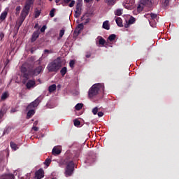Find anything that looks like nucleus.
<instances>
[{"mask_svg":"<svg viewBox=\"0 0 179 179\" xmlns=\"http://www.w3.org/2000/svg\"><path fill=\"white\" fill-rule=\"evenodd\" d=\"M21 72L22 73V77L24 78L27 80H29L31 76H38L43 72L42 66L36 67L34 70H27V68L22 66Z\"/></svg>","mask_w":179,"mask_h":179,"instance_id":"f257e3e1","label":"nucleus"},{"mask_svg":"<svg viewBox=\"0 0 179 179\" xmlns=\"http://www.w3.org/2000/svg\"><path fill=\"white\" fill-rule=\"evenodd\" d=\"M62 66V62L61 61V58L57 57L56 59L48 64L47 69L48 72H58V71L61 69Z\"/></svg>","mask_w":179,"mask_h":179,"instance_id":"f03ea898","label":"nucleus"},{"mask_svg":"<svg viewBox=\"0 0 179 179\" xmlns=\"http://www.w3.org/2000/svg\"><path fill=\"white\" fill-rule=\"evenodd\" d=\"M64 164H66L65 174L66 177H71L72 174H73V171L75 170V164L73 161L69 157H66L64 160Z\"/></svg>","mask_w":179,"mask_h":179,"instance_id":"7ed1b4c3","label":"nucleus"},{"mask_svg":"<svg viewBox=\"0 0 179 179\" xmlns=\"http://www.w3.org/2000/svg\"><path fill=\"white\" fill-rule=\"evenodd\" d=\"M101 89H103V84H94L88 91L89 99H94V97L97 96Z\"/></svg>","mask_w":179,"mask_h":179,"instance_id":"20e7f679","label":"nucleus"},{"mask_svg":"<svg viewBox=\"0 0 179 179\" xmlns=\"http://www.w3.org/2000/svg\"><path fill=\"white\" fill-rule=\"evenodd\" d=\"M34 0H27L25 3V6L22 10L21 16L22 17H26L27 15H29V12H30V8H31V5H33Z\"/></svg>","mask_w":179,"mask_h":179,"instance_id":"39448f33","label":"nucleus"},{"mask_svg":"<svg viewBox=\"0 0 179 179\" xmlns=\"http://www.w3.org/2000/svg\"><path fill=\"white\" fill-rule=\"evenodd\" d=\"M40 103H41V97L38 96L36 99L28 105L27 110H31L33 108H36V107H38V104H40Z\"/></svg>","mask_w":179,"mask_h":179,"instance_id":"423d86ee","label":"nucleus"},{"mask_svg":"<svg viewBox=\"0 0 179 179\" xmlns=\"http://www.w3.org/2000/svg\"><path fill=\"white\" fill-rule=\"evenodd\" d=\"M148 16H150L151 19L149 20V23L152 27H153L154 23H156L155 19H157V14H155L153 13H151L150 14H147L145 15V17H148Z\"/></svg>","mask_w":179,"mask_h":179,"instance_id":"0eeeda50","label":"nucleus"},{"mask_svg":"<svg viewBox=\"0 0 179 179\" xmlns=\"http://www.w3.org/2000/svg\"><path fill=\"white\" fill-rule=\"evenodd\" d=\"M80 15H82V6H80V4H76L74 17L78 18Z\"/></svg>","mask_w":179,"mask_h":179,"instance_id":"6e6552de","label":"nucleus"},{"mask_svg":"<svg viewBox=\"0 0 179 179\" xmlns=\"http://www.w3.org/2000/svg\"><path fill=\"white\" fill-rule=\"evenodd\" d=\"M40 37V29H37L36 31H34L31 38V43H34L37 40V38Z\"/></svg>","mask_w":179,"mask_h":179,"instance_id":"1a4fd4ad","label":"nucleus"},{"mask_svg":"<svg viewBox=\"0 0 179 179\" xmlns=\"http://www.w3.org/2000/svg\"><path fill=\"white\" fill-rule=\"evenodd\" d=\"M44 177V170L43 169H40L36 171L35 173V178L36 179H41Z\"/></svg>","mask_w":179,"mask_h":179,"instance_id":"9d476101","label":"nucleus"},{"mask_svg":"<svg viewBox=\"0 0 179 179\" xmlns=\"http://www.w3.org/2000/svg\"><path fill=\"white\" fill-rule=\"evenodd\" d=\"M84 27L85 26L83 25V23L79 24L74 30V34H76V36H79L82 30H83Z\"/></svg>","mask_w":179,"mask_h":179,"instance_id":"9b49d317","label":"nucleus"},{"mask_svg":"<svg viewBox=\"0 0 179 179\" xmlns=\"http://www.w3.org/2000/svg\"><path fill=\"white\" fill-rule=\"evenodd\" d=\"M140 3L141 5H143V6H152V0H141Z\"/></svg>","mask_w":179,"mask_h":179,"instance_id":"f8f14e48","label":"nucleus"},{"mask_svg":"<svg viewBox=\"0 0 179 179\" xmlns=\"http://www.w3.org/2000/svg\"><path fill=\"white\" fill-rule=\"evenodd\" d=\"M26 86L27 89H31V87H34V86H36V81L34 80H29Z\"/></svg>","mask_w":179,"mask_h":179,"instance_id":"ddd939ff","label":"nucleus"},{"mask_svg":"<svg viewBox=\"0 0 179 179\" xmlns=\"http://www.w3.org/2000/svg\"><path fill=\"white\" fill-rule=\"evenodd\" d=\"M31 174L30 173H19L18 177L20 179H30Z\"/></svg>","mask_w":179,"mask_h":179,"instance_id":"4468645a","label":"nucleus"},{"mask_svg":"<svg viewBox=\"0 0 179 179\" xmlns=\"http://www.w3.org/2000/svg\"><path fill=\"white\" fill-rule=\"evenodd\" d=\"M136 20L134 17H131L129 20L128 22L126 21V24H124V27L126 29H128L129 27V24H134L135 23Z\"/></svg>","mask_w":179,"mask_h":179,"instance_id":"2eb2a0df","label":"nucleus"},{"mask_svg":"<svg viewBox=\"0 0 179 179\" xmlns=\"http://www.w3.org/2000/svg\"><path fill=\"white\" fill-rule=\"evenodd\" d=\"M105 3H106L108 6H114L117 3V0H105Z\"/></svg>","mask_w":179,"mask_h":179,"instance_id":"dca6fc26","label":"nucleus"},{"mask_svg":"<svg viewBox=\"0 0 179 179\" xmlns=\"http://www.w3.org/2000/svg\"><path fill=\"white\" fill-rule=\"evenodd\" d=\"M27 110H29L27 113V118H31V117H33V115H34L36 111L34 110V109H27Z\"/></svg>","mask_w":179,"mask_h":179,"instance_id":"f3484780","label":"nucleus"},{"mask_svg":"<svg viewBox=\"0 0 179 179\" xmlns=\"http://www.w3.org/2000/svg\"><path fill=\"white\" fill-rule=\"evenodd\" d=\"M7 16H8V12L3 11V13H1V14L0 15V20L1 22H3V20H5V19H6Z\"/></svg>","mask_w":179,"mask_h":179,"instance_id":"a211bd4d","label":"nucleus"},{"mask_svg":"<svg viewBox=\"0 0 179 179\" xmlns=\"http://www.w3.org/2000/svg\"><path fill=\"white\" fill-rule=\"evenodd\" d=\"M115 22L119 27H123L124 25L122 24V19L118 17L116 18Z\"/></svg>","mask_w":179,"mask_h":179,"instance_id":"6ab92c4d","label":"nucleus"},{"mask_svg":"<svg viewBox=\"0 0 179 179\" xmlns=\"http://www.w3.org/2000/svg\"><path fill=\"white\" fill-rule=\"evenodd\" d=\"M23 22H24V19L20 20V21H18V22L15 25V29H17V31H19V29H20V26L23 24Z\"/></svg>","mask_w":179,"mask_h":179,"instance_id":"aec40b11","label":"nucleus"},{"mask_svg":"<svg viewBox=\"0 0 179 179\" xmlns=\"http://www.w3.org/2000/svg\"><path fill=\"white\" fill-rule=\"evenodd\" d=\"M52 155H61V150L57 147H55L52 150Z\"/></svg>","mask_w":179,"mask_h":179,"instance_id":"412c9836","label":"nucleus"},{"mask_svg":"<svg viewBox=\"0 0 179 179\" xmlns=\"http://www.w3.org/2000/svg\"><path fill=\"white\" fill-rule=\"evenodd\" d=\"M48 90L50 93H52V92H55V90H57V85L55 84H52V85L49 86Z\"/></svg>","mask_w":179,"mask_h":179,"instance_id":"4be33fe9","label":"nucleus"},{"mask_svg":"<svg viewBox=\"0 0 179 179\" xmlns=\"http://www.w3.org/2000/svg\"><path fill=\"white\" fill-rule=\"evenodd\" d=\"M103 29H105L106 30H110V24H108V21H105L103 23Z\"/></svg>","mask_w":179,"mask_h":179,"instance_id":"5701e85b","label":"nucleus"},{"mask_svg":"<svg viewBox=\"0 0 179 179\" xmlns=\"http://www.w3.org/2000/svg\"><path fill=\"white\" fill-rule=\"evenodd\" d=\"M10 146L13 150H16L17 149H19V147H17V144L15 143L13 141H11L10 143Z\"/></svg>","mask_w":179,"mask_h":179,"instance_id":"b1692460","label":"nucleus"},{"mask_svg":"<svg viewBox=\"0 0 179 179\" xmlns=\"http://www.w3.org/2000/svg\"><path fill=\"white\" fill-rule=\"evenodd\" d=\"M67 72H68V69L66 67H63L60 70V73H61L62 76H65V75H66Z\"/></svg>","mask_w":179,"mask_h":179,"instance_id":"393cba45","label":"nucleus"},{"mask_svg":"<svg viewBox=\"0 0 179 179\" xmlns=\"http://www.w3.org/2000/svg\"><path fill=\"white\" fill-rule=\"evenodd\" d=\"M145 8V6L142 5L141 3H140L137 7V11L141 13L143 10V8Z\"/></svg>","mask_w":179,"mask_h":179,"instance_id":"a878e982","label":"nucleus"},{"mask_svg":"<svg viewBox=\"0 0 179 179\" xmlns=\"http://www.w3.org/2000/svg\"><path fill=\"white\" fill-rule=\"evenodd\" d=\"M9 96V94L8 92H3L1 95V100H6Z\"/></svg>","mask_w":179,"mask_h":179,"instance_id":"bb28decb","label":"nucleus"},{"mask_svg":"<svg viewBox=\"0 0 179 179\" xmlns=\"http://www.w3.org/2000/svg\"><path fill=\"white\" fill-rule=\"evenodd\" d=\"M20 10H22V7L20 6H18L15 8V15L16 16H19L20 13Z\"/></svg>","mask_w":179,"mask_h":179,"instance_id":"cd10ccee","label":"nucleus"},{"mask_svg":"<svg viewBox=\"0 0 179 179\" xmlns=\"http://www.w3.org/2000/svg\"><path fill=\"white\" fill-rule=\"evenodd\" d=\"M115 15L116 16H121V15H122V10L121 9H117L115 11Z\"/></svg>","mask_w":179,"mask_h":179,"instance_id":"c85d7f7f","label":"nucleus"},{"mask_svg":"<svg viewBox=\"0 0 179 179\" xmlns=\"http://www.w3.org/2000/svg\"><path fill=\"white\" fill-rule=\"evenodd\" d=\"M83 107V103H78L77 105H76L75 108L76 110H77V111H79V110H82Z\"/></svg>","mask_w":179,"mask_h":179,"instance_id":"c756f323","label":"nucleus"},{"mask_svg":"<svg viewBox=\"0 0 179 179\" xmlns=\"http://www.w3.org/2000/svg\"><path fill=\"white\" fill-rule=\"evenodd\" d=\"M116 37H117L116 34H111L109 36L108 40H109V41H114V40H115Z\"/></svg>","mask_w":179,"mask_h":179,"instance_id":"7c9ffc66","label":"nucleus"},{"mask_svg":"<svg viewBox=\"0 0 179 179\" xmlns=\"http://www.w3.org/2000/svg\"><path fill=\"white\" fill-rule=\"evenodd\" d=\"M44 164H45L46 167H48L50 164H51V159L47 158L44 162Z\"/></svg>","mask_w":179,"mask_h":179,"instance_id":"2f4dec72","label":"nucleus"},{"mask_svg":"<svg viewBox=\"0 0 179 179\" xmlns=\"http://www.w3.org/2000/svg\"><path fill=\"white\" fill-rule=\"evenodd\" d=\"M99 43L101 45H104V44H106V39L103 38V37H100Z\"/></svg>","mask_w":179,"mask_h":179,"instance_id":"473e14b6","label":"nucleus"},{"mask_svg":"<svg viewBox=\"0 0 179 179\" xmlns=\"http://www.w3.org/2000/svg\"><path fill=\"white\" fill-rule=\"evenodd\" d=\"M40 15H41V11L40 10H36L35 11V19H37V17H38Z\"/></svg>","mask_w":179,"mask_h":179,"instance_id":"72a5a7b5","label":"nucleus"},{"mask_svg":"<svg viewBox=\"0 0 179 179\" xmlns=\"http://www.w3.org/2000/svg\"><path fill=\"white\" fill-rule=\"evenodd\" d=\"M55 8H53L50 10V17H54V16H55Z\"/></svg>","mask_w":179,"mask_h":179,"instance_id":"f704fd0d","label":"nucleus"},{"mask_svg":"<svg viewBox=\"0 0 179 179\" xmlns=\"http://www.w3.org/2000/svg\"><path fill=\"white\" fill-rule=\"evenodd\" d=\"M69 66L70 68H75V60H71L69 62Z\"/></svg>","mask_w":179,"mask_h":179,"instance_id":"c9c22d12","label":"nucleus"},{"mask_svg":"<svg viewBox=\"0 0 179 179\" xmlns=\"http://www.w3.org/2000/svg\"><path fill=\"white\" fill-rule=\"evenodd\" d=\"M92 113L94 115H96L99 113V108L95 107L92 109Z\"/></svg>","mask_w":179,"mask_h":179,"instance_id":"e433bc0d","label":"nucleus"},{"mask_svg":"<svg viewBox=\"0 0 179 179\" xmlns=\"http://www.w3.org/2000/svg\"><path fill=\"white\" fill-rule=\"evenodd\" d=\"M65 34V30L61 29L59 31V37L60 38H62L64 37V35Z\"/></svg>","mask_w":179,"mask_h":179,"instance_id":"4c0bfd02","label":"nucleus"},{"mask_svg":"<svg viewBox=\"0 0 179 179\" xmlns=\"http://www.w3.org/2000/svg\"><path fill=\"white\" fill-rule=\"evenodd\" d=\"M73 122H74L75 127H79V125H80V121L78 120H75Z\"/></svg>","mask_w":179,"mask_h":179,"instance_id":"58836bf2","label":"nucleus"},{"mask_svg":"<svg viewBox=\"0 0 179 179\" xmlns=\"http://www.w3.org/2000/svg\"><path fill=\"white\" fill-rule=\"evenodd\" d=\"M12 129L10 128V127H7L5 130H4V131H3V134L5 135V134H9V132H10V130H11Z\"/></svg>","mask_w":179,"mask_h":179,"instance_id":"ea45409f","label":"nucleus"},{"mask_svg":"<svg viewBox=\"0 0 179 179\" xmlns=\"http://www.w3.org/2000/svg\"><path fill=\"white\" fill-rule=\"evenodd\" d=\"M76 1L75 0H72L71 3L69 4V8H73L75 6Z\"/></svg>","mask_w":179,"mask_h":179,"instance_id":"a19ab883","label":"nucleus"},{"mask_svg":"<svg viewBox=\"0 0 179 179\" xmlns=\"http://www.w3.org/2000/svg\"><path fill=\"white\" fill-rule=\"evenodd\" d=\"M47 29V26L46 25H43L41 28V33H44V31H45V29Z\"/></svg>","mask_w":179,"mask_h":179,"instance_id":"79ce46f5","label":"nucleus"},{"mask_svg":"<svg viewBox=\"0 0 179 179\" xmlns=\"http://www.w3.org/2000/svg\"><path fill=\"white\" fill-rule=\"evenodd\" d=\"M85 57L86 58H90L92 57V53H90V52H87Z\"/></svg>","mask_w":179,"mask_h":179,"instance_id":"37998d69","label":"nucleus"},{"mask_svg":"<svg viewBox=\"0 0 179 179\" xmlns=\"http://www.w3.org/2000/svg\"><path fill=\"white\" fill-rule=\"evenodd\" d=\"M3 117V111L0 110V122L1 121Z\"/></svg>","mask_w":179,"mask_h":179,"instance_id":"c03bdc74","label":"nucleus"},{"mask_svg":"<svg viewBox=\"0 0 179 179\" xmlns=\"http://www.w3.org/2000/svg\"><path fill=\"white\" fill-rule=\"evenodd\" d=\"M72 0H64L63 3H62V4L64 6V3H69V2H71Z\"/></svg>","mask_w":179,"mask_h":179,"instance_id":"a18cd8bd","label":"nucleus"},{"mask_svg":"<svg viewBox=\"0 0 179 179\" xmlns=\"http://www.w3.org/2000/svg\"><path fill=\"white\" fill-rule=\"evenodd\" d=\"M3 37H5V34H3V32H1V34H0V40H2V38H3Z\"/></svg>","mask_w":179,"mask_h":179,"instance_id":"49530a36","label":"nucleus"},{"mask_svg":"<svg viewBox=\"0 0 179 179\" xmlns=\"http://www.w3.org/2000/svg\"><path fill=\"white\" fill-rule=\"evenodd\" d=\"M98 117H103V115H104V113L103 112H98Z\"/></svg>","mask_w":179,"mask_h":179,"instance_id":"de8ad7c7","label":"nucleus"},{"mask_svg":"<svg viewBox=\"0 0 179 179\" xmlns=\"http://www.w3.org/2000/svg\"><path fill=\"white\" fill-rule=\"evenodd\" d=\"M34 29H38V30H40V27H38V23H36L34 26Z\"/></svg>","mask_w":179,"mask_h":179,"instance_id":"09e8293b","label":"nucleus"},{"mask_svg":"<svg viewBox=\"0 0 179 179\" xmlns=\"http://www.w3.org/2000/svg\"><path fill=\"white\" fill-rule=\"evenodd\" d=\"M77 5L82 6V0H78L77 1Z\"/></svg>","mask_w":179,"mask_h":179,"instance_id":"8fccbe9b","label":"nucleus"},{"mask_svg":"<svg viewBox=\"0 0 179 179\" xmlns=\"http://www.w3.org/2000/svg\"><path fill=\"white\" fill-rule=\"evenodd\" d=\"M32 129H33L34 131H38V127H32Z\"/></svg>","mask_w":179,"mask_h":179,"instance_id":"3c124183","label":"nucleus"},{"mask_svg":"<svg viewBox=\"0 0 179 179\" xmlns=\"http://www.w3.org/2000/svg\"><path fill=\"white\" fill-rule=\"evenodd\" d=\"M44 52H45V54H49V52H50V51L49 50L45 49L44 50Z\"/></svg>","mask_w":179,"mask_h":179,"instance_id":"603ef678","label":"nucleus"},{"mask_svg":"<svg viewBox=\"0 0 179 179\" xmlns=\"http://www.w3.org/2000/svg\"><path fill=\"white\" fill-rule=\"evenodd\" d=\"M85 2H86V3H89V2H92V1H93V0H84Z\"/></svg>","mask_w":179,"mask_h":179,"instance_id":"864d4df0","label":"nucleus"},{"mask_svg":"<svg viewBox=\"0 0 179 179\" xmlns=\"http://www.w3.org/2000/svg\"><path fill=\"white\" fill-rule=\"evenodd\" d=\"M61 0H55V2H56V3H59V1H60Z\"/></svg>","mask_w":179,"mask_h":179,"instance_id":"5fc2aeb1","label":"nucleus"},{"mask_svg":"<svg viewBox=\"0 0 179 179\" xmlns=\"http://www.w3.org/2000/svg\"><path fill=\"white\" fill-rule=\"evenodd\" d=\"M169 1L168 0H165V3H168Z\"/></svg>","mask_w":179,"mask_h":179,"instance_id":"6e6d98bb","label":"nucleus"},{"mask_svg":"<svg viewBox=\"0 0 179 179\" xmlns=\"http://www.w3.org/2000/svg\"><path fill=\"white\" fill-rule=\"evenodd\" d=\"M2 10V8L0 7V12Z\"/></svg>","mask_w":179,"mask_h":179,"instance_id":"4d7b16f0","label":"nucleus"},{"mask_svg":"<svg viewBox=\"0 0 179 179\" xmlns=\"http://www.w3.org/2000/svg\"><path fill=\"white\" fill-rule=\"evenodd\" d=\"M34 124H37V121H36V122H34Z\"/></svg>","mask_w":179,"mask_h":179,"instance_id":"13d9d810","label":"nucleus"},{"mask_svg":"<svg viewBox=\"0 0 179 179\" xmlns=\"http://www.w3.org/2000/svg\"><path fill=\"white\" fill-rule=\"evenodd\" d=\"M6 1V0H0V1Z\"/></svg>","mask_w":179,"mask_h":179,"instance_id":"bf43d9fd","label":"nucleus"},{"mask_svg":"<svg viewBox=\"0 0 179 179\" xmlns=\"http://www.w3.org/2000/svg\"><path fill=\"white\" fill-rule=\"evenodd\" d=\"M98 2H99V1H100V0H96Z\"/></svg>","mask_w":179,"mask_h":179,"instance_id":"052dcab7","label":"nucleus"},{"mask_svg":"<svg viewBox=\"0 0 179 179\" xmlns=\"http://www.w3.org/2000/svg\"><path fill=\"white\" fill-rule=\"evenodd\" d=\"M49 1H52V0H49Z\"/></svg>","mask_w":179,"mask_h":179,"instance_id":"680f3d73","label":"nucleus"}]
</instances>
